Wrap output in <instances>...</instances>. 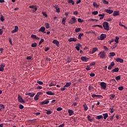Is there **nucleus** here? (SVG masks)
Wrapping results in <instances>:
<instances>
[{"mask_svg":"<svg viewBox=\"0 0 127 127\" xmlns=\"http://www.w3.org/2000/svg\"><path fill=\"white\" fill-rule=\"evenodd\" d=\"M120 70V69L119 68V67H116L115 68L113 69L111 72H112V73H118V72H119V70Z\"/></svg>","mask_w":127,"mask_h":127,"instance_id":"nucleus-20","label":"nucleus"},{"mask_svg":"<svg viewBox=\"0 0 127 127\" xmlns=\"http://www.w3.org/2000/svg\"><path fill=\"white\" fill-rule=\"evenodd\" d=\"M66 19H67V18H66L65 17H64L63 18L62 22V24H64V25H65V22Z\"/></svg>","mask_w":127,"mask_h":127,"instance_id":"nucleus-30","label":"nucleus"},{"mask_svg":"<svg viewBox=\"0 0 127 127\" xmlns=\"http://www.w3.org/2000/svg\"><path fill=\"white\" fill-rule=\"evenodd\" d=\"M115 66V62H112L108 66V70H112V68Z\"/></svg>","mask_w":127,"mask_h":127,"instance_id":"nucleus-6","label":"nucleus"},{"mask_svg":"<svg viewBox=\"0 0 127 127\" xmlns=\"http://www.w3.org/2000/svg\"><path fill=\"white\" fill-rule=\"evenodd\" d=\"M93 89H94V87L93 86H88V90L89 91H92V90H93Z\"/></svg>","mask_w":127,"mask_h":127,"instance_id":"nucleus-49","label":"nucleus"},{"mask_svg":"<svg viewBox=\"0 0 127 127\" xmlns=\"http://www.w3.org/2000/svg\"><path fill=\"white\" fill-rule=\"evenodd\" d=\"M38 98L39 97L37 95H35L34 99L35 100V101H38Z\"/></svg>","mask_w":127,"mask_h":127,"instance_id":"nucleus-50","label":"nucleus"},{"mask_svg":"<svg viewBox=\"0 0 127 127\" xmlns=\"http://www.w3.org/2000/svg\"><path fill=\"white\" fill-rule=\"evenodd\" d=\"M47 95H49V96H53L54 95V93H52L51 91H48L46 92Z\"/></svg>","mask_w":127,"mask_h":127,"instance_id":"nucleus-27","label":"nucleus"},{"mask_svg":"<svg viewBox=\"0 0 127 127\" xmlns=\"http://www.w3.org/2000/svg\"><path fill=\"white\" fill-rule=\"evenodd\" d=\"M31 38H33V39H36V35H32L31 36Z\"/></svg>","mask_w":127,"mask_h":127,"instance_id":"nucleus-57","label":"nucleus"},{"mask_svg":"<svg viewBox=\"0 0 127 127\" xmlns=\"http://www.w3.org/2000/svg\"><path fill=\"white\" fill-rule=\"evenodd\" d=\"M100 27V28H103V26L101 25H95L93 26V27Z\"/></svg>","mask_w":127,"mask_h":127,"instance_id":"nucleus-39","label":"nucleus"},{"mask_svg":"<svg viewBox=\"0 0 127 127\" xmlns=\"http://www.w3.org/2000/svg\"><path fill=\"white\" fill-rule=\"evenodd\" d=\"M105 12H107V13H109V14H112V13L114 12V11L113 10L105 9Z\"/></svg>","mask_w":127,"mask_h":127,"instance_id":"nucleus-21","label":"nucleus"},{"mask_svg":"<svg viewBox=\"0 0 127 127\" xmlns=\"http://www.w3.org/2000/svg\"><path fill=\"white\" fill-rule=\"evenodd\" d=\"M113 16H117L120 15V12L119 11H114L113 14Z\"/></svg>","mask_w":127,"mask_h":127,"instance_id":"nucleus-19","label":"nucleus"},{"mask_svg":"<svg viewBox=\"0 0 127 127\" xmlns=\"http://www.w3.org/2000/svg\"><path fill=\"white\" fill-rule=\"evenodd\" d=\"M80 30H81V28H76L75 29V32H79V31H80Z\"/></svg>","mask_w":127,"mask_h":127,"instance_id":"nucleus-46","label":"nucleus"},{"mask_svg":"<svg viewBox=\"0 0 127 127\" xmlns=\"http://www.w3.org/2000/svg\"><path fill=\"white\" fill-rule=\"evenodd\" d=\"M46 111H47L46 114L47 115H51L52 112L50 111H48V110H46Z\"/></svg>","mask_w":127,"mask_h":127,"instance_id":"nucleus-47","label":"nucleus"},{"mask_svg":"<svg viewBox=\"0 0 127 127\" xmlns=\"http://www.w3.org/2000/svg\"><path fill=\"white\" fill-rule=\"evenodd\" d=\"M96 119V120H101V119H103V116L102 115L97 116Z\"/></svg>","mask_w":127,"mask_h":127,"instance_id":"nucleus-31","label":"nucleus"},{"mask_svg":"<svg viewBox=\"0 0 127 127\" xmlns=\"http://www.w3.org/2000/svg\"><path fill=\"white\" fill-rule=\"evenodd\" d=\"M92 13L93 14H94V15H97V14H98V13H99V12H98V11H94L92 12Z\"/></svg>","mask_w":127,"mask_h":127,"instance_id":"nucleus-43","label":"nucleus"},{"mask_svg":"<svg viewBox=\"0 0 127 127\" xmlns=\"http://www.w3.org/2000/svg\"><path fill=\"white\" fill-rule=\"evenodd\" d=\"M37 46V44L36 43H33L31 45V47H36Z\"/></svg>","mask_w":127,"mask_h":127,"instance_id":"nucleus-44","label":"nucleus"},{"mask_svg":"<svg viewBox=\"0 0 127 127\" xmlns=\"http://www.w3.org/2000/svg\"><path fill=\"white\" fill-rule=\"evenodd\" d=\"M97 96H98V95H96V94H92L91 95V97L92 98H97Z\"/></svg>","mask_w":127,"mask_h":127,"instance_id":"nucleus-64","label":"nucleus"},{"mask_svg":"<svg viewBox=\"0 0 127 127\" xmlns=\"http://www.w3.org/2000/svg\"><path fill=\"white\" fill-rule=\"evenodd\" d=\"M55 8H56L57 12H60V9L59 8H58V6L55 7Z\"/></svg>","mask_w":127,"mask_h":127,"instance_id":"nucleus-40","label":"nucleus"},{"mask_svg":"<svg viewBox=\"0 0 127 127\" xmlns=\"http://www.w3.org/2000/svg\"><path fill=\"white\" fill-rule=\"evenodd\" d=\"M37 83L39 85H43V82L38 80Z\"/></svg>","mask_w":127,"mask_h":127,"instance_id":"nucleus-51","label":"nucleus"},{"mask_svg":"<svg viewBox=\"0 0 127 127\" xmlns=\"http://www.w3.org/2000/svg\"><path fill=\"white\" fill-rule=\"evenodd\" d=\"M71 86V82H66V84L64 86V87H68Z\"/></svg>","mask_w":127,"mask_h":127,"instance_id":"nucleus-29","label":"nucleus"},{"mask_svg":"<svg viewBox=\"0 0 127 127\" xmlns=\"http://www.w3.org/2000/svg\"><path fill=\"white\" fill-rule=\"evenodd\" d=\"M115 97H116V95L114 94H112L109 95V98L110 100H113V99L115 98Z\"/></svg>","mask_w":127,"mask_h":127,"instance_id":"nucleus-25","label":"nucleus"},{"mask_svg":"<svg viewBox=\"0 0 127 127\" xmlns=\"http://www.w3.org/2000/svg\"><path fill=\"white\" fill-rule=\"evenodd\" d=\"M116 118L117 120H120V119H121V117H120V116H119L118 114H117L116 115Z\"/></svg>","mask_w":127,"mask_h":127,"instance_id":"nucleus-61","label":"nucleus"},{"mask_svg":"<svg viewBox=\"0 0 127 127\" xmlns=\"http://www.w3.org/2000/svg\"><path fill=\"white\" fill-rule=\"evenodd\" d=\"M98 16L100 17L99 18L100 20H102L105 17V14H100L98 15Z\"/></svg>","mask_w":127,"mask_h":127,"instance_id":"nucleus-23","label":"nucleus"},{"mask_svg":"<svg viewBox=\"0 0 127 127\" xmlns=\"http://www.w3.org/2000/svg\"><path fill=\"white\" fill-rule=\"evenodd\" d=\"M97 98H98V99H103V96L101 95H97Z\"/></svg>","mask_w":127,"mask_h":127,"instance_id":"nucleus-53","label":"nucleus"},{"mask_svg":"<svg viewBox=\"0 0 127 127\" xmlns=\"http://www.w3.org/2000/svg\"><path fill=\"white\" fill-rule=\"evenodd\" d=\"M23 108H24V106H23V105H20L19 106V109H20V110H22V109H23Z\"/></svg>","mask_w":127,"mask_h":127,"instance_id":"nucleus-56","label":"nucleus"},{"mask_svg":"<svg viewBox=\"0 0 127 127\" xmlns=\"http://www.w3.org/2000/svg\"><path fill=\"white\" fill-rule=\"evenodd\" d=\"M106 37H107V35L105 34H102L100 35V40H104V39H105V38H106Z\"/></svg>","mask_w":127,"mask_h":127,"instance_id":"nucleus-15","label":"nucleus"},{"mask_svg":"<svg viewBox=\"0 0 127 127\" xmlns=\"http://www.w3.org/2000/svg\"><path fill=\"white\" fill-rule=\"evenodd\" d=\"M115 79L117 81H119V80H121V75H119L118 76H116L115 77Z\"/></svg>","mask_w":127,"mask_h":127,"instance_id":"nucleus-37","label":"nucleus"},{"mask_svg":"<svg viewBox=\"0 0 127 127\" xmlns=\"http://www.w3.org/2000/svg\"><path fill=\"white\" fill-rule=\"evenodd\" d=\"M110 113L111 114H113V113H114V112H115V110L114 109V106H113L112 107H111V108H110Z\"/></svg>","mask_w":127,"mask_h":127,"instance_id":"nucleus-41","label":"nucleus"},{"mask_svg":"<svg viewBox=\"0 0 127 127\" xmlns=\"http://www.w3.org/2000/svg\"><path fill=\"white\" fill-rule=\"evenodd\" d=\"M46 28L48 29L50 27L49 23H46L45 24Z\"/></svg>","mask_w":127,"mask_h":127,"instance_id":"nucleus-45","label":"nucleus"},{"mask_svg":"<svg viewBox=\"0 0 127 127\" xmlns=\"http://www.w3.org/2000/svg\"><path fill=\"white\" fill-rule=\"evenodd\" d=\"M49 103V101L48 100H45L41 103V105H47V104H48Z\"/></svg>","mask_w":127,"mask_h":127,"instance_id":"nucleus-18","label":"nucleus"},{"mask_svg":"<svg viewBox=\"0 0 127 127\" xmlns=\"http://www.w3.org/2000/svg\"><path fill=\"white\" fill-rule=\"evenodd\" d=\"M44 31H45V27H41L39 30V32H44Z\"/></svg>","mask_w":127,"mask_h":127,"instance_id":"nucleus-22","label":"nucleus"},{"mask_svg":"<svg viewBox=\"0 0 127 127\" xmlns=\"http://www.w3.org/2000/svg\"><path fill=\"white\" fill-rule=\"evenodd\" d=\"M54 86H56V83L51 82V83L49 84V87H53Z\"/></svg>","mask_w":127,"mask_h":127,"instance_id":"nucleus-33","label":"nucleus"},{"mask_svg":"<svg viewBox=\"0 0 127 127\" xmlns=\"http://www.w3.org/2000/svg\"><path fill=\"white\" fill-rule=\"evenodd\" d=\"M103 116L104 120H107V118L109 117V115L108 114V113H105L103 114Z\"/></svg>","mask_w":127,"mask_h":127,"instance_id":"nucleus-24","label":"nucleus"},{"mask_svg":"<svg viewBox=\"0 0 127 127\" xmlns=\"http://www.w3.org/2000/svg\"><path fill=\"white\" fill-rule=\"evenodd\" d=\"M4 67H5V64H2L0 65V72L4 71Z\"/></svg>","mask_w":127,"mask_h":127,"instance_id":"nucleus-4","label":"nucleus"},{"mask_svg":"<svg viewBox=\"0 0 127 127\" xmlns=\"http://www.w3.org/2000/svg\"><path fill=\"white\" fill-rule=\"evenodd\" d=\"M68 113L69 114V117H71V116H73V114H74V111L71 109H68Z\"/></svg>","mask_w":127,"mask_h":127,"instance_id":"nucleus-17","label":"nucleus"},{"mask_svg":"<svg viewBox=\"0 0 127 127\" xmlns=\"http://www.w3.org/2000/svg\"><path fill=\"white\" fill-rule=\"evenodd\" d=\"M77 22V19L75 17H72L69 21L68 23L70 24H74V23H76Z\"/></svg>","mask_w":127,"mask_h":127,"instance_id":"nucleus-3","label":"nucleus"},{"mask_svg":"<svg viewBox=\"0 0 127 127\" xmlns=\"http://www.w3.org/2000/svg\"><path fill=\"white\" fill-rule=\"evenodd\" d=\"M81 61H83V62H88V60H89V58L86 57H81Z\"/></svg>","mask_w":127,"mask_h":127,"instance_id":"nucleus-9","label":"nucleus"},{"mask_svg":"<svg viewBox=\"0 0 127 127\" xmlns=\"http://www.w3.org/2000/svg\"><path fill=\"white\" fill-rule=\"evenodd\" d=\"M95 64H96V63L92 62V63L90 64V66H95Z\"/></svg>","mask_w":127,"mask_h":127,"instance_id":"nucleus-62","label":"nucleus"},{"mask_svg":"<svg viewBox=\"0 0 127 127\" xmlns=\"http://www.w3.org/2000/svg\"><path fill=\"white\" fill-rule=\"evenodd\" d=\"M118 89L119 90V91H123V90H124V87L120 86L118 88Z\"/></svg>","mask_w":127,"mask_h":127,"instance_id":"nucleus-58","label":"nucleus"},{"mask_svg":"<svg viewBox=\"0 0 127 127\" xmlns=\"http://www.w3.org/2000/svg\"><path fill=\"white\" fill-rule=\"evenodd\" d=\"M102 1L104 4H109V2L106 0H102Z\"/></svg>","mask_w":127,"mask_h":127,"instance_id":"nucleus-42","label":"nucleus"},{"mask_svg":"<svg viewBox=\"0 0 127 127\" xmlns=\"http://www.w3.org/2000/svg\"><path fill=\"white\" fill-rule=\"evenodd\" d=\"M53 43L54 44H56V45L58 46V47H59V41H58L57 40H54L53 41Z\"/></svg>","mask_w":127,"mask_h":127,"instance_id":"nucleus-14","label":"nucleus"},{"mask_svg":"<svg viewBox=\"0 0 127 127\" xmlns=\"http://www.w3.org/2000/svg\"><path fill=\"white\" fill-rule=\"evenodd\" d=\"M83 35H84V34L83 33H80L78 35V39H81V38L82 36H83Z\"/></svg>","mask_w":127,"mask_h":127,"instance_id":"nucleus-36","label":"nucleus"},{"mask_svg":"<svg viewBox=\"0 0 127 127\" xmlns=\"http://www.w3.org/2000/svg\"><path fill=\"white\" fill-rule=\"evenodd\" d=\"M17 31H18V26H15L14 29L11 31V33H15V32H17Z\"/></svg>","mask_w":127,"mask_h":127,"instance_id":"nucleus-13","label":"nucleus"},{"mask_svg":"<svg viewBox=\"0 0 127 127\" xmlns=\"http://www.w3.org/2000/svg\"><path fill=\"white\" fill-rule=\"evenodd\" d=\"M86 70H87V71H90V70H91V68H90V66H89V65H87V67H86Z\"/></svg>","mask_w":127,"mask_h":127,"instance_id":"nucleus-60","label":"nucleus"},{"mask_svg":"<svg viewBox=\"0 0 127 127\" xmlns=\"http://www.w3.org/2000/svg\"><path fill=\"white\" fill-rule=\"evenodd\" d=\"M18 101L19 103H25V101L23 100V99H22V97H21V96L19 95H18Z\"/></svg>","mask_w":127,"mask_h":127,"instance_id":"nucleus-7","label":"nucleus"},{"mask_svg":"<svg viewBox=\"0 0 127 127\" xmlns=\"http://www.w3.org/2000/svg\"><path fill=\"white\" fill-rule=\"evenodd\" d=\"M87 120L89 121V122H93L94 120H95V118L94 117H91L90 115L87 116Z\"/></svg>","mask_w":127,"mask_h":127,"instance_id":"nucleus-12","label":"nucleus"},{"mask_svg":"<svg viewBox=\"0 0 127 127\" xmlns=\"http://www.w3.org/2000/svg\"><path fill=\"white\" fill-rule=\"evenodd\" d=\"M25 95L30 96V97H31V98H33L35 94H34L33 92H26Z\"/></svg>","mask_w":127,"mask_h":127,"instance_id":"nucleus-8","label":"nucleus"},{"mask_svg":"<svg viewBox=\"0 0 127 127\" xmlns=\"http://www.w3.org/2000/svg\"><path fill=\"white\" fill-rule=\"evenodd\" d=\"M68 3H71V4L73 5L75 4V2L73 0H68Z\"/></svg>","mask_w":127,"mask_h":127,"instance_id":"nucleus-28","label":"nucleus"},{"mask_svg":"<svg viewBox=\"0 0 127 127\" xmlns=\"http://www.w3.org/2000/svg\"><path fill=\"white\" fill-rule=\"evenodd\" d=\"M0 19L1 21H4V18H3V16H2V15H1Z\"/></svg>","mask_w":127,"mask_h":127,"instance_id":"nucleus-54","label":"nucleus"},{"mask_svg":"<svg viewBox=\"0 0 127 127\" xmlns=\"http://www.w3.org/2000/svg\"><path fill=\"white\" fill-rule=\"evenodd\" d=\"M110 55V57H114V56H115L116 55V53H114V52H111L109 53Z\"/></svg>","mask_w":127,"mask_h":127,"instance_id":"nucleus-32","label":"nucleus"},{"mask_svg":"<svg viewBox=\"0 0 127 127\" xmlns=\"http://www.w3.org/2000/svg\"><path fill=\"white\" fill-rule=\"evenodd\" d=\"M0 111H1V110H4V106L2 104H0Z\"/></svg>","mask_w":127,"mask_h":127,"instance_id":"nucleus-38","label":"nucleus"},{"mask_svg":"<svg viewBox=\"0 0 127 127\" xmlns=\"http://www.w3.org/2000/svg\"><path fill=\"white\" fill-rule=\"evenodd\" d=\"M30 8H32L33 9L34 8L35 10H32L33 12H35L36 10H37V7H36V6L32 5V6H29Z\"/></svg>","mask_w":127,"mask_h":127,"instance_id":"nucleus-16","label":"nucleus"},{"mask_svg":"<svg viewBox=\"0 0 127 127\" xmlns=\"http://www.w3.org/2000/svg\"><path fill=\"white\" fill-rule=\"evenodd\" d=\"M93 6L94 7H98L99 5L96 2H93Z\"/></svg>","mask_w":127,"mask_h":127,"instance_id":"nucleus-52","label":"nucleus"},{"mask_svg":"<svg viewBox=\"0 0 127 127\" xmlns=\"http://www.w3.org/2000/svg\"><path fill=\"white\" fill-rule=\"evenodd\" d=\"M120 39V38L119 37L116 36V39H115V41L116 43H119V40Z\"/></svg>","mask_w":127,"mask_h":127,"instance_id":"nucleus-35","label":"nucleus"},{"mask_svg":"<svg viewBox=\"0 0 127 127\" xmlns=\"http://www.w3.org/2000/svg\"><path fill=\"white\" fill-rule=\"evenodd\" d=\"M68 41L69 42H72L73 41V42H76L77 41V39L76 38H70L68 39Z\"/></svg>","mask_w":127,"mask_h":127,"instance_id":"nucleus-11","label":"nucleus"},{"mask_svg":"<svg viewBox=\"0 0 127 127\" xmlns=\"http://www.w3.org/2000/svg\"><path fill=\"white\" fill-rule=\"evenodd\" d=\"M83 107L84 108V111H88V106H87L86 104L83 105Z\"/></svg>","mask_w":127,"mask_h":127,"instance_id":"nucleus-34","label":"nucleus"},{"mask_svg":"<svg viewBox=\"0 0 127 127\" xmlns=\"http://www.w3.org/2000/svg\"><path fill=\"white\" fill-rule=\"evenodd\" d=\"M77 21L78 22H80V23H82V22H84V20H82L81 18H78L77 19Z\"/></svg>","mask_w":127,"mask_h":127,"instance_id":"nucleus-48","label":"nucleus"},{"mask_svg":"<svg viewBox=\"0 0 127 127\" xmlns=\"http://www.w3.org/2000/svg\"><path fill=\"white\" fill-rule=\"evenodd\" d=\"M103 26L105 30H110V27L109 26V23L108 22H103Z\"/></svg>","mask_w":127,"mask_h":127,"instance_id":"nucleus-1","label":"nucleus"},{"mask_svg":"<svg viewBox=\"0 0 127 127\" xmlns=\"http://www.w3.org/2000/svg\"><path fill=\"white\" fill-rule=\"evenodd\" d=\"M9 42L10 44H11V45H12V41L11 38H9Z\"/></svg>","mask_w":127,"mask_h":127,"instance_id":"nucleus-63","label":"nucleus"},{"mask_svg":"<svg viewBox=\"0 0 127 127\" xmlns=\"http://www.w3.org/2000/svg\"><path fill=\"white\" fill-rule=\"evenodd\" d=\"M97 50H98V48H93L92 49V51H91L92 54H94V53H95V52H96V51H97Z\"/></svg>","mask_w":127,"mask_h":127,"instance_id":"nucleus-26","label":"nucleus"},{"mask_svg":"<svg viewBox=\"0 0 127 127\" xmlns=\"http://www.w3.org/2000/svg\"><path fill=\"white\" fill-rule=\"evenodd\" d=\"M63 109L61 107H59L57 109V111H58V112H60L61 111H62Z\"/></svg>","mask_w":127,"mask_h":127,"instance_id":"nucleus-55","label":"nucleus"},{"mask_svg":"<svg viewBox=\"0 0 127 127\" xmlns=\"http://www.w3.org/2000/svg\"><path fill=\"white\" fill-rule=\"evenodd\" d=\"M115 61L117 62H120V63H124V60L120 58H117L115 59Z\"/></svg>","mask_w":127,"mask_h":127,"instance_id":"nucleus-10","label":"nucleus"},{"mask_svg":"<svg viewBox=\"0 0 127 127\" xmlns=\"http://www.w3.org/2000/svg\"><path fill=\"white\" fill-rule=\"evenodd\" d=\"M98 55L102 59H105L106 58V53L104 51L100 52Z\"/></svg>","mask_w":127,"mask_h":127,"instance_id":"nucleus-2","label":"nucleus"},{"mask_svg":"<svg viewBox=\"0 0 127 127\" xmlns=\"http://www.w3.org/2000/svg\"><path fill=\"white\" fill-rule=\"evenodd\" d=\"M100 86H101V88L104 89V90L107 88V84L104 82H101Z\"/></svg>","mask_w":127,"mask_h":127,"instance_id":"nucleus-5","label":"nucleus"},{"mask_svg":"<svg viewBox=\"0 0 127 127\" xmlns=\"http://www.w3.org/2000/svg\"><path fill=\"white\" fill-rule=\"evenodd\" d=\"M44 41V39H41L39 43V45H40V44H41V43H42V42H43Z\"/></svg>","mask_w":127,"mask_h":127,"instance_id":"nucleus-59","label":"nucleus"}]
</instances>
